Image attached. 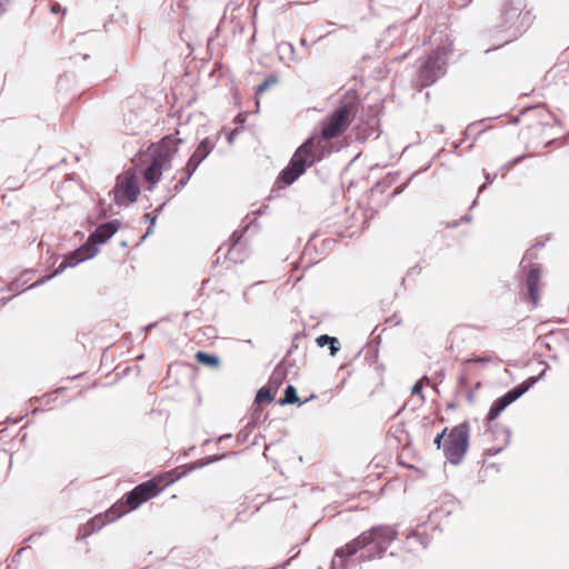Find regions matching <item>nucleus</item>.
I'll list each match as a JSON object with an SVG mask.
<instances>
[{
	"label": "nucleus",
	"instance_id": "1",
	"mask_svg": "<svg viewBox=\"0 0 569 569\" xmlns=\"http://www.w3.org/2000/svg\"><path fill=\"white\" fill-rule=\"evenodd\" d=\"M325 157V147L322 139L315 136L309 137L293 153L288 166L281 171L278 180L286 186L292 184L301 177L307 168L322 160Z\"/></svg>",
	"mask_w": 569,
	"mask_h": 569
},
{
	"label": "nucleus",
	"instance_id": "2",
	"mask_svg": "<svg viewBox=\"0 0 569 569\" xmlns=\"http://www.w3.org/2000/svg\"><path fill=\"white\" fill-rule=\"evenodd\" d=\"M186 472H178V469L171 470L166 475L153 478L151 480L144 481L138 486H136L130 492H128L123 497V501L127 505V509L122 511V513L137 509L140 505L148 501L149 499L158 496V493L163 489V487L172 483L177 479H179ZM121 515H113V509L107 513L111 520L119 517Z\"/></svg>",
	"mask_w": 569,
	"mask_h": 569
},
{
	"label": "nucleus",
	"instance_id": "3",
	"mask_svg": "<svg viewBox=\"0 0 569 569\" xmlns=\"http://www.w3.org/2000/svg\"><path fill=\"white\" fill-rule=\"evenodd\" d=\"M451 43L438 46L427 59L422 62L418 70L416 87L421 90L433 84L438 79L445 76L447 71V60L451 54Z\"/></svg>",
	"mask_w": 569,
	"mask_h": 569
},
{
	"label": "nucleus",
	"instance_id": "4",
	"mask_svg": "<svg viewBox=\"0 0 569 569\" xmlns=\"http://www.w3.org/2000/svg\"><path fill=\"white\" fill-rule=\"evenodd\" d=\"M120 228L119 220H111L100 224L88 238L87 242L77 250L70 252L73 257L71 266H77L82 261L93 258L99 249V244L106 243Z\"/></svg>",
	"mask_w": 569,
	"mask_h": 569
},
{
	"label": "nucleus",
	"instance_id": "5",
	"mask_svg": "<svg viewBox=\"0 0 569 569\" xmlns=\"http://www.w3.org/2000/svg\"><path fill=\"white\" fill-rule=\"evenodd\" d=\"M358 103L349 101L338 107L322 121L321 138L333 139L347 130L356 116Z\"/></svg>",
	"mask_w": 569,
	"mask_h": 569
},
{
	"label": "nucleus",
	"instance_id": "6",
	"mask_svg": "<svg viewBox=\"0 0 569 569\" xmlns=\"http://www.w3.org/2000/svg\"><path fill=\"white\" fill-rule=\"evenodd\" d=\"M469 423L463 421L448 431L443 443V456L452 465H459L469 447Z\"/></svg>",
	"mask_w": 569,
	"mask_h": 569
},
{
	"label": "nucleus",
	"instance_id": "7",
	"mask_svg": "<svg viewBox=\"0 0 569 569\" xmlns=\"http://www.w3.org/2000/svg\"><path fill=\"white\" fill-rule=\"evenodd\" d=\"M372 538V543L375 547L360 556L361 561H371L373 559H381L389 548V546L395 541L398 536V530L393 526L381 525L375 526L371 529L367 530Z\"/></svg>",
	"mask_w": 569,
	"mask_h": 569
},
{
	"label": "nucleus",
	"instance_id": "8",
	"mask_svg": "<svg viewBox=\"0 0 569 569\" xmlns=\"http://www.w3.org/2000/svg\"><path fill=\"white\" fill-rule=\"evenodd\" d=\"M545 370L541 372L539 377H530L518 386L513 387L509 391H507L503 396L496 399L487 415V420L493 421L499 417V415L512 402L518 400L522 395H525L543 375Z\"/></svg>",
	"mask_w": 569,
	"mask_h": 569
},
{
	"label": "nucleus",
	"instance_id": "9",
	"mask_svg": "<svg viewBox=\"0 0 569 569\" xmlns=\"http://www.w3.org/2000/svg\"><path fill=\"white\" fill-rule=\"evenodd\" d=\"M545 370L541 372L539 377H530L518 386L513 387L509 391H507L503 396L496 399L487 415V420L493 421L499 417V415L512 402L518 400L522 395H525L543 375Z\"/></svg>",
	"mask_w": 569,
	"mask_h": 569
},
{
	"label": "nucleus",
	"instance_id": "10",
	"mask_svg": "<svg viewBox=\"0 0 569 569\" xmlns=\"http://www.w3.org/2000/svg\"><path fill=\"white\" fill-rule=\"evenodd\" d=\"M545 370L541 372L539 377H530L518 386L513 387L509 391H507L503 396L496 399L487 415V420L493 421L499 417V415L512 402L518 400L522 395H525L543 375Z\"/></svg>",
	"mask_w": 569,
	"mask_h": 569
},
{
	"label": "nucleus",
	"instance_id": "11",
	"mask_svg": "<svg viewBox=\"0 0 569 569\" xmlns=\"http://www.w3.org/2000/svg\"><path fill=\"white\" fill-rule=\"evenodd\" d=\"M183 140L176 137L174 134L166 136L161 141L153 148L152 161L153 167L164 171L171 169L172 159L178 152L179 144Z\"/></svg>",
	"mask_w": 569,
	"mask_h": 569
},
{
	"label": "nucleus",
	"instance_id": "12",
	"mask_svg": "<svg viewBox=\"0 0 569 569\" xmlns=\"http://www.w3.org/2000/svg\"><path fill=\"white\" fill-rule=\"evenodd\" d=\"M113 201L118 206H123L126 201L134 202L140 192L134 173L126 172L117 178L113 187Z\"/></svg>",
	"mask_w": 569,
	"mask_h": 569
},
{
	"label": "nucleus",
	"instance_id": "13",
	"mask_svg": "<svg viewBox=\"0 0 569 569\" xmlns=\"http://www.w3.org/2000/svg\"><path fill=\"white\" fill-rule=\"evenodd\" d=\"M214 147L216 140L211 139L210 137L202 139L198 144L197 149L188 159V162L198 168L201 164V162L206 160L207 157L211 153Z\"/></svg>",
	"mask_w": 569,
	"mask_h": 569
},
{
	"label": "nucleus",
	"instance_id": "14",
	"mask_svg": "<svg viewBox=\"0 0 569 569\" xmlns=\"http://www.w3.org/2000/svg\"><path fill=\"white\" fill-rule=\"evenodd\" d=\"M522 10V1L517 0L515 3H507L502 9V18L505 20L503 28H511L519 18Z\"/></svg>",
	"mask_w": 569,
	"mask_h": 569
},
{
	"label": "nucleus",
	"instance_id": "15",
	"mask_svg": "<svg viewBox=\"0 0 569 569\" xmlns=\"http://www.w3.org/2000/svg\"><path fill=\"white\" fill-rule=\"evenodd\" d=\"M197 169L198 168L196 166L187 161L186 166L177 171V174H181V177L177 179V182L172 188L173 193L170 196V198L179 193L188 184L190 178L197 171Z\"/></svg>",
	"mask_w": 569,
	"mask_h": 569
},
{
	"label": "nucleus",
	"instance_id": "16",
	"mask_svg": "<svg viewBox=\"0 0 569 569\" xmlns=\"http://www.w3.org/2000/svg\"><path fill=\"white\" fill-rule=\"evenodd\" d=\"M540 281V270L538 267H532L527 274L526 286L529 297L533 303L538 300V286Z\"/></svg>",
	"mask_w": 569,
	"mask_h": 569
},
{
	"label": "nucleus",
	"instance_id": "17",
	"mask_svg": "<svg viewBox=\"0 0 569 569\" xmlns=\"http://www.w3.org/2000/svg\"><path fill=\"white\" fill-rule=\"evenodd\" d=\"M73 261V257L69 253L64 257L63 261L59 264V267L50 274L44 276L40 279H38L36 282L30 284L28 288H37L42 284H44L47 281L51 280L56 276L60 274L66 268H73L74 266H71L70 262Z\"/></svg>",
	"mask_w": 569,
	"mask_h": 569
},
{
	"label": "nucleus",
	"instance_id": "18",
	"mask_svg": "<svg viewBox=\"0 0 569 569\" xmlns=\"http://www.w3.org/2000/svg\"><path fill=\"white\" fill-rule=\"evenodd\" d=\"M241 238H242V232L239 233L238 231H234L231 234L230 240H229L230 244H229L227 251L223 252L226 259H229L230 261H233V262L242 261L238 257L237 249H236V247L239 244Z\"/></svg>",
	"mask_w": 569,
	"mask_h": 569
},
{
	"label": "nucleus",
	"instance_id": "19",
	"mask_svg": "<svg viewBox=\"0 0 569 569\" xmlns=\"http://www.w3.org/2000/svg\"><path fill=\"white\" fill-rule=\"evenodd\" d=\"M319 347L329 346L330 355L336 356L338 351L340 350L339 341L337 338L328 336V335H321L316 339Z\"/></svg>",
	"mask_w": 569,
	"mask_h": 569
},
{
	"label": "nucleus",
	"instance_id": "20",
	"mask_svg": "<svg viewBox=\"0 0 569 569\" xmlns=\"http://www.w3.org/2000/svg\"><path fill=\"white\" fill-rule=\"evenodd\" d=\"M348 543L349 547H351L352 549H355V551L358 552L359 550H362L366 547L370 546L372 543V538H370V535L367 531H365Z\"/></svg>",
	"mask_w": 569,
	"mask_h": 569
},
{
	"label": "nucleus",
	"instance_id": "21",
	"mask_svg": "<svg viewBox=\"0 0 569 569\" xmlns=\"http://www.w3.org/2000/svg\"><path fill=\"white\" fill-rule=\"evenodd\" d=\"M161 176L162 170L158 169L157 167H153V163H150L143 172L144 180L151 184L158 183L161 179Z\"/></svg>",
	"mask_w": 569,
	"mask_h": 569
},
{
	"label": "nucleus",
	"instance_id": "22",
	"mask_svg": "<svg viewBox=\"0 0 569 569\" xmlns=\"http://www.w3.org/2000/svg\"><path fill=\"white\" fill-rule=\"evenodd\" d=\"M293 403L301 405L302 402H300V399L297 395L296 388L291 385H288L287 388L284 389V396L280 400V405L284 406V405H293Z\"/></svg>",
	"mask_w": 569,
	"mask_h": 569
},
{
	"label": "nucleus",
	"instance_id": "23",
	"mask_svg": "<svg viewBox=\"0 0 569 569\" xmlns=\"http://www.w3.org/2000/svg\"><path fill=\"white\" fill-rule=\"evenodd\" d=\"M196 359L202 363V365H206V366H209V367H218L219 366V358L214 355H210V353H207V352H203V351H198L196 353Z\"/></svg>",
	"mask_w": 569,
	"mask_h": 569
},
{
	"label": "nucleus",
	"instance_id": "24",
	"mask_svg": "<svg viewBox=\"0 0 569 569\" xmlns=\"http://www.w3.org/2000/svg\"><path fill=\"white\" fill-rule=\"evenodd\" d=\"M357 553V551H355V549H352L351 547H349V543H347L346 546L341 547V548H338L336 551H335V557H338L341 559V562H342V568L341 569H346V566L343 565L345 560L349 557H352Z\"/></svg>",
	"mask_w": 569,
	"mask_h": 569
},
{
	"label": "nucleus",
	"instance_id": "25",
	"mask_svg": "<svg viewBox=\"0 0 569 569\" xmlns=\"http://www.w3.org/2000/svg\"><path fill=\"white\" fill-rule=\"evenodd\" d=\"M272 400H273V396L269 388L262 387L257 391L256 399H254L256 403L260 405L263 402H271Z\"/></svg>",
	"mask_w": 569,
	"mask_h": 569
},
{
	"label": "nucleus",
	"instance_id": "26",
	"mask_svg": "<svg viewBox=\"0 0 569 569\" xmlns=\"http://www.w3.org/2000/svg\"><path fill=\"white\" fill-rule=\"evenodd\" d=\"M408 540L418 541L423 548H426L429 543V538L420 532L419 530L415 531L412 535L408 536Z\"/></svg>",
	"mask_w": 569,
	"mask_h": 569
},
{
	"label": "nucleus",
	"instance_id": "27",
	"mask_svg": "<svg viewBox=\"0 0 569 569\" xmlns=\"http://www.w3.org/2000/svg\"><path fill=\"white\" fill-rule=\"evenodd\" d=\"M156 219H157V217L154 214L153 216L151 213H146L144 214V220L148 221L150 224L147 228V232L143 236V238H146L147 236H149V234H151L153 232L152 228L156 224Z\"/></svg>",
	"mask_w": 569,
	"mask_h": 569
},
{
	"label": "nucleus",
	"instance_id": "28",
	"mask_svg": "<svg viewBox=\"0 0 569 569\" xmlns=\"http://www.w3.org/2000/svg\"><path fill=\"white\" fill-rule=\"evenodd\" d=\"M448 431L449 429L448 428H445L440 433H438L435 439H433V443L436 445L437 449H440L441 447L443 448V438L446 436H448Z\"/></svg>",
	"mask_w": 569,
	"mask_h": 569
},
{
	"label": "nucleus",
	"instance_id": "29",
	"mask_svg": "<svg viewBox=\"0 0 569 569\" xmlns=\"http://www.w3.org/2000/svg\"><path fill=\"white\" fill-rule=\"evenodd\" d=\"M26 283V281L23 283L20 282L19 279H16L13 280L9 286H8V290L9 291H14L17 293L23 291V284Z\"/></svg>",
	"mask_w": 569,
	"mask_h": 569
},
{
	"label": "nucleus",
	"instance_id": "30",
	"mask_svg": "<svg viewBox=\"0 0 569 569\" xmlns=\"http://www.w3.org/2000/svg\"><path fill=\"white\" fill-rule=\"evenodd\" d=\"M104 525V521L101 518L92 519L87 526L90 527L91 531L100 529Z\"/></svg>",
	"mask_w": 569,
	"mask_h": 569
},
{
	"label": "nucleus",
	"instance_id": "31",
	"mask_svg": "<svg viewBox=\"0 0 569 569\" xmlns=\"http://www.w3.org/2000/svg\"><path fill=\"white\" fill-rule=\"evenodd\" d=\"M445 499H446V503L449 505L448 509L446 510V513L450 515L456 509L457 501L450 496H446Z\"/></svg>",
	"mask_w": 569,
	"mask_h": 569
},
{
	"label": "nucleus",
	"instance_id": "32",
	"mask_svg": "<svg viewBox=\"0 0 569 569\" xmlns=\"http://www.w3.org/2000/svg\"><path fill=\"white\" fill-rule=\"evenodd\" d=\"M525 158H526V156H520V157L513 158L512 160H510L509 162H507L505 164L503 169L509 170V169L513 168L515 166L520 163Z\"/></svg>",
	"mask_w": 569,
	"mask_h": 569
},
{
	"label": "nucleus",
	"instance_id": "33",
	"mask_svg": "<svg viewBox=\"0 0 569 569\" xmlns=\"http://www.w3.org/2000/svg\"><path fill=\"white\" fill-rule=\"evenodd\" d=\"M525 158H526V156H520V157L513 158L512 160H510L509 162H507L505 164L503 169L509 170V169L513 168L515 166L520 163Z\"/></svg>",
	"mask_w": 569,
	"mask_h": 569
},
{
	"label": "nucleus",
	"instance_id": "34",
	"mask_svg": "<svg viewBox=\"0 0 569 569\" xmlns=\"http://www.w3.org/2000/svg\"><path fill=\"white\" fill-rule=\"evenodd\" d=\"M274 81H276V80H271V79H267V80H264L261 84H259V86H258L256 93H257V94L262 93L263 91H266V90H267V88L269 87V84H270L271 82H274Z\"/></svg>",
	"mask_w": 569,
	"mask_h": 569
},
{
	"label": "nucleus",
	"instance_id": "35",
	"mask_svg": "<svg viewBox=\"0 0 569 569\" xmlns=\"http://www.w3.org/2000/svg\"><path fill=\"white\" fill-rule=\"evenodd\" d=\"M411 392L412 395H420L422 398V383L421 381H417L413 386H412V389H411Z\"/></svg>",
	"mask_w": 569,
	"mask_h": 569
},
{
	"label": "nucleus",
	"instance_id": "36",
	"mask_svg": "<svg viewBox=\"0 0 569 569\" xmlns=\"http://www.w3.org/2000/svg\"><path fill=\"white\" fill-rule=\"evenodd\" d=\"M496 177H497V174H496V173H493L492 176H491L490 173H488V174L486 176V182H485V183H482V184L479 187L478 192H479V193H480V192H482V191L486 189L487 183H488V182H491Z\"/></svg>",
	"mask_w": 569,
	"mask_h": 569
},
{
	"label": "nucleus",
	"instance_id": "37",
	"mask_svg": "<svg viewBox=\"0 0 569 569\" xmlns=\"http://www.w3.org/2000/svg\"><path fill=\"white\" fill-rule=\"evenodd\" d=\"M10 0H0V18H2L8 11V3Z\"/></svg>",
	"mask_w": 569,
	"mask_h": 569
},
{
	"label": "nucleus",
	"instance_id": "38",
	"mask_svg": "<svg viewBox=\"0 0 569 569\" xmlns=\"http://www.w3.org/2000/svg\"><path fill=\"white\" fill-rule=\"evenodd\" d=\"M60 10H61V6H60L59 3H57V2H56V3H53V4H52V7H51V11H52L53 13H57V12H59Z\"/></svg>",
	"mask_w": 569,
	"mask_h": 569
},
{
	"label": "nucleus",
	"instance_id": "39",
	"mask_svg": "<svg viewBox=\"0 0 569 569\" xmlns=\"http://www.w3.org/2000/svg\"><path fill=\"white\" fill-rule=\"evenodd\" d=\"M467 383H468L467 378H466L465 376H461V377L459 378V385H460V387H466V386H467Z\"/></svg>",
	"mask_w": 569,
	"mask_h": 569
},
{
	"label": "nucleus",
	"instance_id": "40",
	"mask_svg": "<svg viewBox=\"0 0 569 569\" xmlns=\"http://www.w3.org/2000/svg\"><path fill=\"white\" fill-rule=\"evenodd\" d=\"M11 300V297H3L0 299V305L6 306Z\"/></svg>",
	"mask_w": 569,
	"mask_h": 569
},
{
	"label": "nucleus",
	"instance_id": "41",
	"mask_svg": "<svg viewBox=\"0 0 569 569\" xmlns=\"http://www.w3.org/2000/svg\"><path fill=\"white\" fill-rule=\"evenodd\" d=\"M164 204H166L164 202H163V203H161V204H160V206L154 210V216H156V217H157V216L162 211V209H163Z\"/></svg>",
	"mask_w": 569,
	"mask_h": 569
},
{
	"label": "nucleus",
	"instance_id": "42",
	"mask_svg": "<svg viewBox=\"0 0 569 569\" xmlns=\"http://www.w3.org/2000/svg\"><path fill=\"white\" fill-rule=\"evenodd\" d=\"M405 190V187H400L393 190L392 196L400 194Z\"/></svg>",
	"mask_w": 569,
	"mask_h": 569
},
{
	"label": "nucleus",
	"instance_id": "43",
	"mask_svg": "<svg viewBox=\"0 0 569 569\" xmlns=\"http://www.w3.org/2000/svg\"><path fill=\"white\" fill-rule=\"evenodd\" d=\"M236 133H237V131L234 130V131H232V132L228 136V142H229V143H232V141H233V137H234V134H236Z\"/></svg>",
	"mask_w": 569,
	"mask_h": 569
},
{
	"label": "nucleus",
	"instance_id": "44",
	"mask_svg": "<svg viewBox=\"0 0 569 569\" xmlns=\"http://www.w3.org/2000/svg\"><path fill=\"white\" fill-rule=\"evenodd\" d=\"M531 256H532V252H531V251H527V252H526V254H525V257H523V259H522V262H523L526 259H528L529 257H531Z\"/></svg>",
	"mask_w": 569,
	"mask_h": 569
},
{
	"label": "nucleus",
	"instance_id": "45",
	"mask_svg": "<svg viewBox=\"0 0 569 569\" xmlns=\"http://www.w3.org/2000/svg\"><path fill=\"white\" fill-rule=\"evenodd\" d=\"M471 220V217L469 214H466L462 217V221L469 222Z\"/></svg>",
	"mask_w": 569,
	"mask_h": 569
},
{
	"label": "nucleus",
	"instance_id": "46",
	"mask_svg": "<svg viewBox=\"0 0 569 569\" xmlns=\"http://www.w3.org/2000/svg\"><path fill=\"white\" fill-rule=\"evenodd\" d=\"M475 362H487L488 360L485 358H477L473 360Z\"/></svg>",
	"mask_w": 569,
	"mask_h": 569
},
{
	"label": "nucleus",
	"instance_id": "47",
	"mask_svg": "<svg viewBox=\"0 0 569 569\" xmlns=\"http://www.w3.org/2000/svg\"><path fill=\"white\" fill-rule=\"evenodd\" d=\"M206 463L204 462H199L198 465L193 466L190 468V470L197 468V467H203Z\"/></svg>",
	"mask_w": 569,
	"mask_h": 569
},
{
	"label": "nucleus",
	"instance_id": "48",
	"mask_svg": "<svg viewBox=\"0 0 569 569\" xmlns=\"http://www.w3.org/2000/svg\"><path fill=\"white\" fill-rule=\"evenodd\" d=\"M297 555H298V552L295 553L290 559L286 560L284 566H287L290 562V560L293 559Z\"/></svg>",
	"mask_w": 569,
	"mask_h": 569
},
{
	"label": "nucleus",
	"instance_id": "49",
	"mask_svg": "<svg viewBox=\"0 0 569 569\" xmlns=\"http://www.w3.org/2000/svg\"><path fill=\"white\" fill-rule=\"evenodd\" d=\"M223 248H224V246L219 247V249H218V251H217V252H218L219 254H221V253L223 252Z\"/></svg>",
	"mask_w": 569,
	"mask_h": 569
},
{
	"label": "nucleus",
	"instance_id": "50",
	"mask_svg": "<svg viewBox=\"0 0 569 569\" xmlns=\"http://www.w3.org/2000/svg\"><path fill=\"white\" fill-rule=\"evenodd\" d=\"M300 43H301V46H307V40L306 39H301Z\"/></svg>",
	"mask_w": 569,
	"mask_h": 569
},
{
	"label": "nucleus",
	"instance_id": "51",
	"mask_svg": "<svg viewBox=\"0 0 569 569\" xmlns=\"http://www.w3.org/2000/svg\"><path fill=\"white\" fill-rule=\"evenodd\" d=\"M472 398H473V397H472V395H471V393H470V395H468V400H469L470 402L472 401Z\"/></svg>",
	"mask_w": 569,
	"mask_h": 569
},
{
	"label": "nucleus",
	"instance_id": "52",
	"mask_svg": "<svg viewBox=\"0 0 569 569\" xmlns=\"http://www.w3.org/2000/svg\"><path fill=\"white\" fill-rule=\"evenodd\" d=\"M154 326H156L154 323H150L146 329H150V328H152Z\"/></svg>",
	"mask_w": 569,
	"mask_h": 569
},
{
	"label": "nucleus",
	"instance_id": "53",
	"mask_svg": "<svg viewBox=\"0 0 569 569\" xmlns=\"http://www.w3.org/2000/svg\"><path fill=\"white\" fill-rule=\"evenodd\" d=\"M477 203V200L472 201L471 208H473Z\"/></svg>",
	"mask_w": 569,
	"mask_h": 569
}]
</instances>
